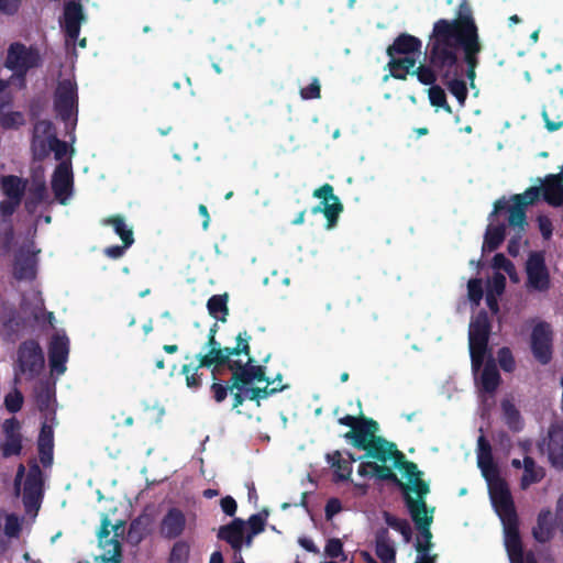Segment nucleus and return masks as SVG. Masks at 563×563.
<instances>
[{
  "label": "nucleus",
  "mask_w": 563,
  "mask_h": 563,
  "mask_svg": "<svg viewBox=\"0 0 563 563\" xmlns=\"http://www.w3.org/2000/svg\"><path fill=\"white\" fill-rule=\"evenodd\" d=\"M428 47L432 67L438 70L460 106L464 107L467 88L464 80L457 78L462 71L457 57L459 52L463 48L468 66L467 78L472 88L475 87L476 54L481 52L477 30L465 5H461L459 18L454 20L440 19L433 24Z\"/></svg>",
  "instance_id": "nucleus-1"
},
{
  "label": "nucleus",
  "mask_w": 563,
  "mask_h": 563,
  "mask_svg": "<svg viewBox=\"0 0 563 563\" xmlns=\"http://www.w3.org/2000/svg\"><path fill=\"white\" fill-rule=\"evenodd\" d=\"M339 421L341 424L352 429L345 434V438L354 446L367 451L365 460L357 470V474L361 477L394 479L398 482L394 474V468H397L400 471L402 479H405V482H400V485L406 493L411 492L419 496L429 493V487L421 479L417 466L405 461L404 455L395 449L393 443L376 435L378 427L375 421L353 416H345Z\"/></svg>",
  "instance_id": "nucleus-2"
},
{
  "label": "nucleus",
  "mask_w": 563,
  "mask_h": 563,
  "mask_svg": "<svg viewBox=\"0 0 563 563\" xmlns=\"http://www.w3.org/2000/svg\"><path fill=\"white\" fill-rule=\"evenodd\" d=\"M485 477L492 505L501 520L505 533V547L510 563H536L532 553H523L517 530V517L507 483L500 477L493 460H477Z\"/></svg>",
  "instance_id": "nucleus-3"
},
{
  "label": "nucleus",
  "mask_w": 563,
  "mask_h": 563,
  "mask_svg": "<svg viewBox=\"0 0 563 563\" xmlns=\"http://www.w3.org/2000/svg\"><path fill=\"white\" fill-rule=\"evenodd\" d=\"M245 362L238 360L231 364V371L235 379L231 391L238 389V393L234 395V407H239L243 402V398H265L269 394L286 388L285 385H282L280 375L273 380H268L265 378L262 367L254 365L250 356L245 355Z\"/></svg>",
  "instance_id": "nucleus-4"
},
{
  "label": "nucleus",
  "mask_w": 563,
  "mask_h": 563,
  "mask_svg": "<svg viewBox=\"0 0 563 563\" xmlns=\"http://www.w3.org/2000/svg\"><path fill=\"white\" fill-rule=\"evenodd\" d=\"M488 334L489 323L487 314L485 312H479L470 323V353L475 380L479 391L490 394L499 384V374L497 368L493 362H488L484 368L479 371V366L483 364L486 354Z\"/></svg>",
  "instance_id": "nucleus-5"
},
{
  "label": "nucleus",
  "mask_w": 563,
  "mask_h": 563,
  "mask_svg": "<svg viewBox=\"0 0 563 563\" xmlns=\"http://www.w3.org/2000/svg\"><path fill=\"white\" fill-rule=\"evenodd\" d=\"M540 195L538 188H529L522 195H516L510 201L506 199H499L494 205V211L492 216L496 214L500 210L508 208L509 211V225L514 231V234L508 244V253L511 256H518L521 249V236L525 232L526 227V213L525 207L534 202Z\"/></svg>",
  "instance_id": "nucleus-6"
},
{
  "label": "nucleus",
  "mask_w": 563,
  "mask_h": 563,
  "mask_svg": "<svg viewBox=\"0 0 563 563\" xmlns=\"http://www.w3.org/2000/svg\"><path fill=\"white\" fill-rule=\"evenodd\" d=\"M390 75L405 79L408 74L417 71L416 64L421 55V41L409 34H401L388 48Z\"/></svg>",
  "instance_id": "nucleus-7"
},
{
  "label": "nucleus",
  "mask_w": 563,
  "mask_h": 563,
  "mask_svg": "<svg viewBox=\"0 0 563 563\" xmlns=\"http://www.w3.org/2000/svg\"><path fill=\"white\" fill-rule=\"evenodd\" d=\"M407 504L412 516V519L420 531L417 540V560L416 563H433V558L430 555L431 548V532L429 526L433 519V509H429L422 500L424 495H417V499L411 497V492H407Z\"/></svg>",
  "instance_id": "nucleus-8"
},
{
  "label": "nucleus",
  "mask_w": 563,
  "mask_h": 563,
  "mask_svg": "<svg viewBox=\"0 0 563 563\" xmlns=\"http://www.w3.org/2000/svg\"><path fill=\"white\" fill-rule=\"evenodd\" d=\"M14 490L22 496L25 510L34 518L40 508L42 496V472L37 465H33L26 472L23 465L18 468L14 481Z\"/></svg>",
  "instance_id": "nucleus-9"
},
{
  "label": "nucleus",
  "mask_w": 563,
  "mask_h": 563,
  "mask_svg": "<svg viewBox=\"0 0 563 563\" xmlns=\"http://www.w3.org/2000/svg\"><path fill=\"white\" fill-rule=\"evenodd\" d=\"M32 152L34 157L40 161L47 157L52 152L55 155V159L62 161L68 152L69 156H71L75 150H68L67 144L56 137L53 124L49 121L42 120L34 126Z\"/></svg>",
  "instance_id": "nucleus-10"
},
{
  "label": "nucleus",
  "mask_w": 563,
  "mask_h": 563,
  "mask_svg": "<svg viewBox=\"0 0 563 563\" xmlns=\"http://www.w3.org/2000/svg\"><path fill=\"white\" fill-rule=\"evenodd\" d=\"M205 350L203 353L197 356L199 366L222 365L228 363L231 368V364L234 361L243 360L245 362V355L249 356L247 339L242 338L241 334L238 336V345L234 349H221L219 343L216 342L214 336L211 335Z\"/></svg>",
  "instance_id": "nucleus-11"
},
{
  "label": "nucleus",
  "mask_w": 563,
  "mask_h": 563,
  "mask_svg": "<svg viewBox=\"0 0 563 563\" xmlns=\"http://www.w3.org/2000/svg\"><path fill=\"white\" fill-rule=\"evenodd\" d=\"M41 62L42 57L37 47L13 43L8 49L5 66L22 77L30 69L40 66Z\"/></svg>",
  "instance_id": "nucleus-12"
},
{
  "label": "nucleus",
  "mask_w": 563,
  "mask_h": 563,
  "mask_svg": "<svg viewBox=\"0 0 563 563\" xmlns=\"http://www.w3.org/2000/svg\"><path fill=\"white\" fill-rule=\"evenodd\" d=\"M44 364V355L38 343L35 341L24 342L18 354L16 379L19 376H24L26 379L35 378L43 371Z\"/></svg>",
  "instance_id": "nucleus-13"
},
{
  "label": "nucleus",
  "mask_w": 563,
  "mask_h": 563,
  "mask_svg": "<svg viewBox=\"0 0 563 563\" xmlns=\"http://www.w3.org/2000/svg\"><path fill=\"white\" fill-rule=\"evenodd\" d=\"M526 287L529 291L545 292L550 289V273L543 253L532 252L529 254L526 263Z\"/></svg>",
  "instance_id": "nucleus-14"
},
{
  "label": "nucleus",
  "mask_w": 563,
  "mask_h": 563,
  "mask_svg": "<svg viewBox=\"0 0 563 563\" xmlns=\"http://www.w3.org/2000/svg\"><path fill=\"white\" fill-rule=\"evenodd\" d=\"M55 107L60 118L75 126L77 113V85L71 79H65L59 82L56 96Z\"/></svg>",
  "instance_id": "nucleus-15"
},
{
  "label": "nucleus",
  "mask_w": 563,
  "mask_h": 563,
  "mask_svg": "<svg viewBox=\"0 0 563 563\" xmlns=\"http://www.w3.org/2000/svg\"><path fill=\"white\" fill-rule=\"evenodd\" d=\"M553 332L545 322H538L531 332V350L533 356L542 364L550 362L552 357Z\"/></svg>",
  "instance_id": "nucleus-16"
},
{
  "label": "nucleus",
  "mask_w": 563,
  "mask_h": 563,
  "mask_svg": "<svg viewBox=\"0 0 563 563\" xmlns=\"http://www.w3.org/2000/svg\"><path fill=\"white\" fill-rule=\"evenodd\" d=\"M313 197L322 199L321 206L312 208V213L322 212L328 220L327 229L334 228L339 214L342 212V205L339 198L333 195L332 186L325 184L313 191Z\"/></svg>",
  "instance_id": "nucleus-17"
},
{
  "label": "nucleus",
  "mask_w": 563,
  "mask_h": 563,
  "mask_svg": "<svg viewBox=\"0 0 563 563\" xmlns=\"http://www.w3.org/2000/svg\"><path fill=\"white\" fill-rule=\"evenodd\" d=\"M21 426L15 418L4 420L0 435V450L4 457L18 455L22 449Z\"/></svg>",
  "instance_id": "nucleus-18"
},
{
  "label": "nucleus",
  "mask_w": 563,
  "mask_h": 563,
  "mask_svg": "<svg viewBox=\"0 0 563 563\" xmlns=\"http://www.w3.org/2000/svg\"><path fill=\"white\" fill-rule=\"evenodd\" d=\"M416 75L421 84L431 86L428 90L431 104L437 108H442L448 113H451L452 109L446 102L445 91L440 86L433 85L437 80L434 70L430 66L421 65L417 68Z\"/></svg>",
  "instance_id": "nucleus-19"
},
{
  "label": "nucleus",
  "mask_w": 563,
  "mask_h": 563,
  "mask_svg": "<svg viewBox=\"0 0 563 563\" xmlns=\"http://www.w3.org/2000/svg\"><path fill=\"white\" fill-rule=\"evenodd\" d=\"M52 187L55 197L62 203H65L70 197L73 188V172L70 161H63L56 167L52 179Z\"/></svg>",
  "instance_id": "nucleus-20"
},
{
  "label": "nucleus",
  "mask_w": 563,
  "mask_h": 563,
  "mask_svg": "<svg viewBox=\"0 0 563 563\" xmlns=\"http://www.w3.org/2000/svg\"><path fill=\"white\" fill-rule=\"evenodd\" d=\"M69 353V340L65 334L56 333L49 345L51 369L57 375L66 371V362Z\"/></svg>",
  "instance_id": "nucleus-21"
},
{
  "label": "nucleus",
  "mask_w": 563,
  "mask_h": 563,
  "mask_svg": "<svg viewBox=\"0 0 563 563\" xmlns=\"http://www.w3.org/2000/svg\"><path fill=\"white\" fill-rule=\"evenodd\" d=\"M542 450L548 453L553 466L563 467V424H553L548 438L543 441Z\"/></svg>",
  "instance_id": "nucleus-22"
},
{
  "label": "nucleus",
  "mask_w": 563,
  "mask_h": 563,
  "mask_svg": "<svg viewBox=\"0 0 563 563\" xmlns=\"http://www.w3.org/2000/svg\"><path fill=\"white\" fill-rule=\"evenodd\" d=\"M84 20L82 7L79 3L69 2L65 5L64 29L67 36V45H75Z\"/></svg>",
  "instance_id": "nucleus-23"
},
{
  "label": "nucleus",
  "mask_w": 563,
  "mask_h": 563,
  "mask_svg": "<svg viewBox=\"0 0 563 563\" xmlns=\"http://www.w3.org/2000/svg\"><path fill=\"white\" fill-rule=\"evenodd\" d=\"M1 188L3 194L8 197V200L1 203V210L4 214H10L20 201L24 190V184L15 176H7L2 178Z\"/></svg>",
  "instance_id": "nucleus-24"
},
{
  "label": "nucleus",
  "mask_w": 563,
  "mask_h": 563,
  "mask_svg": "<svg viewBox=\"0 0 563 563\" xmlns=\"http://www.w3.org/2000/svg\"><path fill=\"white\" fill-rule=\"evenodd\" d=\"M218 537L225 540L234 550H241L245 543V522L241 519L233 520L230 525L220 528Z\"/></svg>",
  "instance_id": "nucleus-25"
},
{
  "label": "nucleus",
  "mask_w": 563,
  "mask_h": 563,
  "mask_svg": "<svg viewBox=\"0 0 563 563\" xmlns=\"http://www.w3.org/2000/svg\"><path fill=\"white\" fill-rule=\"evenodd\" d=\"M13 274L20 280L33 279L36 274L35 252H21L15 258Z\"/></svg>",
  "instance_id": "nucleus-26"
},
{
  "label": "nucleus",
  "mask_w": 563,
  "mask_h": 563,
  "mask_svg": "<svg viewBox=\"0 0 563 563\" xmlns=\"http://www.w3.org/2000/svg\"><path fill=\"white\" fill-rule=\"evenodd\" d=\"M185 528V516L178 509H170L162 520L161 533L166 538L178 537Z\"/></svg>",
  "instance_id": "nucleus-27"
},
{
  "label": "nucleus",
  "mask_w": 563,
  "mask_h": 563,
  "mask_svg": "<svg viewBox=\"0 0 563 563\" xmlns=\"http://www.w3.org/2000/svg\"><path fill=\"white\" fill-rule=\"evenodd\" d=\"M506 287V277L501 273H495L487 282L486 302L493 312L498 311V298L501 296Z\"/></svg>",
  "instance_id": "nucleus-28"
},
{
  "label": "nucleus",
  "mask_w": 563,
  "mask_h": 563,
  "mask_svg": "<svg viewBox=\"0 0 563 563\" xmlns=\"http://www.w3.org/2000/svg\"><path fill=\"white\" fill-rule=\"evenodd\" d=\"M555 521L553 522L552 515L549 510H543L539 514L537 526L533 528V537L539 542H547L551 540L555 531Z\"/></svg>",
  "instance_id": "nucleus-29"
},
{
  "label": "nucleus",
  "mask_w": 563,
  "mask_h": 563,
  "mask_svg": "<svg viewBox=\"0 0 563 563\" xmlns=\"http://www.w3.org/2000/svg\"><path fill=\"white\" fill-rule=\"evenodd\" d=\"M328 461L339 479H347L352 473V464L355 461L350 454L334 452L328 455Z\"/></svg>",
  "instance_id": "nucleus-30"
},
{
  "label": "nucleus",
  "mask_w": 563,
  "mask_h": 563,
  "mask_svg": "<svg viewBox=\"0 0 563 563\" xmlns=\"http://www.w3.org/2000/svg\"><path fill=\"white\" fill-rule=\"evenodd\" d=\"M543 196L552 206L556 207L563 203V184L559 176L551 175L545 179Z\"/></svg>",
  "instance_id": "nucleus-31"
},
{
  "label": "nucleus",
  "mask_w": 563,
  "mask_h": 563,
  "mask_svg": "<svg viewBox=\"0 0 563 563\" xmlns=\"http://www.w3.org/2000/svg\"><path fill=\"white\" fill-rule=\"evenodd\" d=\"M523 474L520 478V486L527 489L530 485L539 483L544 477V471L538 466L531 457L523 459Z\"/></svg>",
  "instance_id": "nucleus-32"
},
{
  "label": "nucleus",
  "mask_w": 563,
  "mask_h": 563,
  "mask_svg": "<svg viewBox=\"0 0 563 563\" xmlns=\"http://www.w3.org/2000/svg\"><path fill=\"white\" fill-rule=\"evenodd\" d=\"M38 450L42 463L44 465L51 464L53 457V430L47 424L42 427L38 438Z\"/></svg>",
  "instance_id": "nucleus-33"
},
{
  "label": "nucleus",
  "mask_w": 563,
  "mask_h": 563,
  "mask_svg": "<svg viewBox=\"0 0 563 563\" xmlns=\"http://www.w3.org/2000/svg\"><path fill=\"white\" fill-rule=\"evenodd\" d=\"M104 224H109L113 228L114 232L120 236L125 247H130L133 242V231L132 228L126 224L124 219L120 216H115L109 219L103 220Z\"/></svg>",
  "instance_id": "nucleus-34"
},
{
  "label": "nucleus",
  "mask_w": 563,
  "mask_h": 563,
  "mask_svg": "<svg viewBox=\"0 0 563 563\" xmlns=\"http://www.w3.org/2000/svg\"><path fill=\"white\" fill-rule=\"evenodd\" d=\"M504 238L505 227L494 225L493 223H489L483 243V252H492L496 250L504 241Z\"/></svg>",
  "instance_id": "nucleus-35"
},
{
  "label": "nucleus",
  "mask_w": 563,
  "mask_h": 563,
  "mask_svg": "<svg viewBox=\"0 0 563 563\" xmlns=\"http://www.w3.org/2000/svg\"><path fill=\"white\" fill-rule=\"evenodd\" d=\"M376 553L383 563H396L395 562V547L385 534H380L376 542Z\"/></svg>",
  "instance_id": "nucleus-36"
},
{
  "label": "nucleus",
  "mask_w": 563,
  "mask_h": 563,
  "mask_svg": "<svg viewBox=\"0 0 563 563\" xmlns=\"http://www.w3.org/2000/svg\"><path fill=\"white\" fill-rule=\"evenodd\" d=\"M267 517H268V511L264 510V511L253 515L249 518L245 526L247 525L250 527V529L252 530V532L246 536V539H245L246 547H250L252 544V539L254 536L258 534L260 532H262L264 530Z\"/></svg>",
  "instance_id": "nucleus-37"
},
{
  "label": "nucleus",
  "mask_w": 563,
  "mask_h": 563,
  "mask_svg": "<svg viewBox=\"0 0 563 563\" xmlns=\"http://www.w3.org/2000/svg\"><path fill=\"white\" fill-rule=\"evenodd\" d=\"M492 266L496 271V273H499V271H504L506 274H508L511 282L519 283L520 278L515 268V265L509 260H507L504 254H496L494 256Z\"/></svg>",
  "instance_id": "nucleus-38"
},
{
  "label": "nucleus",
  "mask_w": 563,
  "mask_h": 563,
  "mask_svg": "<svg viewBox=\"0 0 563 563\" xmlns=\"http://www.w3.org/2000/svg\"><path fill=\"white\" fill-rule=\"evenodd\" d=\"M227 301H228V298H227L225 295H223V296H220V295L212 296L208 300V305H207L209 313L213 318L224 321L225 320V316L228 313Z\"/></svg>",
  "instance_id": "nucleus-39"
},
{
  "label": "nucleus",
  "mask_w": 563,
  "mask_h": 563,
  "mask_svg": "<svg viewBox=\"0 0 563 563\" xmlns=\"http://www.w3.org/2000/svg\"><path fill=\"white\" fill-rule=\"evenodd\" d=\"M503 417L509 428L518 430L521 426L520 415L514 404L509 400H505L501 404Z\"/></svg>",
  "instance_id": "nucleus-40"
},
{
  "label": "nucleus",
  "mask_w": 563,
  "mask_h": 563,
  "mask_svg": "<svg viewBox=\"0 0 563 563\" xmlns=\"http://www.w3.org/2000/svg\"><path fill=\"white\" fill-rule=\"evenodd\" d=\"M24 398L18 388H13L4 396V406L9 412H18L23 405Z\"/></svg>",
  "instance_id": "nucleus-41"
},
{
  "label": "nucleus",
  "mask_w": 563,
  "mask_h": 563,
  "mask_svg": "<svg viewBox=\"0 0 563 563\" xmlns=\"http://www.w3.org/2000/svg\"><path fill=\"white\" fill-rule=\"evenodd\" d=\"M201 366L197 365V366H192V365H189V364H185L181 368V373L185 375V378H186V385L188 388L190 389H197L199 388L200 384H201V378H200V375H199V368Z\"/></svg>",
  "instance_id": "nucleus-42"
},
{
  "label": "nucleus",
  "mask_w": 563,
  "mask_h": 563,
  "mask_svg": "<svg viewBox=\"0 0 563 563\" xmlns=\"http://www.w3.org/2000/svg\"><path fill=\"white\" fill-rule=\"evenodd\" d=\"M1 125L5 129H15L24 124V115L18 111L3 112L0 118Z\"/></svg>",
  "instance_id": "nucleus-43"
},
{
  "label": "nucleus",
  "mask_w": 563,
  "mask_h": 563,
  "mask_svg": "<svg viewBox=\"0 0 563 563\" xmlns=\"http://www.w3.org/2000/svg\"><path fill=\"white\" fill-rule=\"evenodd\" d=\"M467 296L471 302L478 306L483 298V284L478 278H471L467 283Z\"/></svg>",
  "instance_id": "nucleus-44"
},
{
  "label": "nucleus",
  "mask_w": 563,
  "mask_h": 563,
  "mask_svg": "<svg viewBox=\"0 0 563 563\" xmlns=\"http://www.w3.org/2000/svg\"><path fill=\"white\" fill-rule=\"evenodd\" d=\"M189 545L183 541L176 542L170 552V563H187Z\"/></svg>",
  "instance_id": "nucleus-45"
},
{
  "label": "nucleus",
  "mask_w": 563,
  "mask_h": 563,
  "mask_svg": "<svg viewBox=\"0 0 563 563\" xmlns=\"http://www.w3.org/2000/svg\"><path fill=\"white\" fill-rule=\"evenodd\" d=\"M324 553L328 558L331 559H336L339 556H343V559H345L343 554V543L338 538H332L327 541Z\"/></svg>",
  "instance_id": "nucleus-46"
},
{
  "label": "nucleus",
  "mask_w": 563,
  "mask_h": 563,
  "mask_svg": "<svg viewBox=\"0 0 563 563\" xmlns=\"http://www.w3.org/2000/svg\"><path fill=\"white\" fill-rule=\"evenodd\" d=\"M37 404L41 410H53L54 408V390L51 387L37 395Z\"/></svg>",
  "instance_id": "nucleus-47"
},
{
  "label": "nucleus",
  "mask_w": 563,
  "mask_h": 563,
  "mask_svg": "<svg viewBox=\"0 0 563 563\" xmlns=\"http://www.w3.org/2000/svg\"><path fill=\"white\" fill-rule=\"evenodd\" d=\"M386 521H387L388 526H390L394 529H396L397 531H399L404 536L406 541L409 540L410 527L406 521L397 519V518H391V517H387Z\"/></svg>",
  "instance_id": "nucleus-48"
},
{
  "label": "nucleus",
  "mask_w": 563,
  "mask_h": 563,
  "mask_svg": "<svg viewBox=\"0 0 563 563\" xmlns=\"http://www.w3.org/2000/svg\"><path fill=\"white\" fill-rule=\"evenodd\" d=\"M498 362L503 369L510 372L515 367L514 357L508 349H501L498 352Z\"/></svg>",
  "instance_id": "nucleus-49"
},
{
  "label": "nucleus",
  "mask_w": 563,
  "mask_h": 563,
  "mask_svg": "<svg viewBox=\"0 0 563 563\" xmlns=\"http://www.w3.org/2000/svg\"><path fill=\"white\" fill-rule=\"evenodd\" d=\"M300 95L303 99H313L320 97V84L317 79H313L310 85L300 90Z\"/></svg>",
  "instance_id": "nucleus-50"
},
{
  "label": "nucleus",
  "mask_w": 563,
  "mask_h": 563,
  "mask_svg": "<svg viewBox=\"0 0 563 563\" xmlns=\"http://www.w3.org/2000/svg\"><path fill=\"white\" fill-rule=\"evenodd\" d=\"M538 224L542 236L544 239H550L552 235V223L550 219L544 216H540L538 218Z\"/></svg>",
  "instance_id": "nucleus-51"
},
{
  "label": "nucleus",
  "mask_w": 563,
  "mask_h": 563,
  "mask_svg": "<svg viewBox=\"0 0 563 563\" xmlns=\"http://www.w3.org/2000/svg\"><path fill=\"white\" fill-rule=\"evenodd\" d=\"M342 509V505L339 499H330L325 506V516L328 519H332Z\"/></svg>",
  "instance_id": "nucleus-52"
},
{
  "label": "nucleus",
  "mask_w": 563,
  "mask_h": 563,
  "mask_svg": "<svg viewBox=\"0 0 563 563\" xmlns=\"http://www.w3.org/2000/svg\"><path fill=\"white\" fill-rule=\"evenodd\" d=\"M221 508L227 515L233 516L236 511V503L232 497L227 496L221 499Z\"/></svg>",
  "instance_id": "nucleus-53"
},
{
  "label": "nucleus",
  "mask_w": 563,
  "mask_h": 563,
  "mask_svg": "<svg viewBox=\"0 0 563 563\" xmlns=\"http://www.w3.org/2000/svg\"><path fill=\"white\" fill-rule=\"evenodd\" d=\"M21 0H0V11L4 13H13L19 8Z\"/></svg>",
  "instance_id": "nucleus-54"
},
{
  "label": "nucleus",
  "mask_w": 563,
  "mask_h": 563,
  "mask_svg": "<svg viewBox=\"0 0 563 563\" xmlns=\"http://www.w3.org/2000/svg\"><path fill=\"white\" fill-rule=\"evenodd\" d=\"M555 525L556 528L563 532V495L559 498L555 510Z\"/></svg>",
  "instance_id": "nucleus-55"
},
{
  "label": "nucleus",
  "mask_w": 563,
  "mask_h": 563,
  "mask_svg": "<svg viewBox=\"0 0 563 563\" xmlns=\"http://www.w3.org/2000/svg\"><path fill=\"white\" fill-rule=\"evenodd\" d=\"M44 309V302H43V299L41 298L40 294L38 292H34L33 294V308H32V313L34 314V317L37 319L40 318V313L43 311Z\"/></svg>",
  "instance_id": "nucleus-56"
},
{
  "label": "nucleus",
  "mask_w": 563,
  "mask_h": 563,
  "mask_svg": "<svg viewBox=\"0 0 563 563\" xmlns=\"http://www.w3.org/2000/svg\"><path fill=\"white\" fill-rule=\"evenodd\" d=\"M211 389L213 393V397L218 402L224 400V398L227 397V387H224L223 385L219 383H213Z\"/></svg>",
  "instance_id": "nucleus-57"
},
{
  "label": "nucleus",
  "mask_w": 563,
  "mask_h": 563,
  "mask_svg": "<svg viewBox=\"0 0 563 563\" xmlns=\"http://www.w3.org/2000/svg\"><path fill=\"white\" fill-rule=\"evenodd\" d=\"M298 543L307 551L309 552H312V553H318L319 552V549L318 547L314 544V542L309 539V538H306V537H302V538H299L298 540Z\"/></svg>",
  "instance_id": "nucleus-58"
},
{
  "label": "nucleus",
  "mask_w": 563,
  "mask_h": 563,
  "mask_svg": "<svg viewBox=\"0 0 563 563\" xmlns=\"http://www.w3.org/2000/svg\"><path fill=\"white\" fill-rule=\"evenodd\" d=\"M126 249L128 247H125V244H123V246H110V247L106 249V254L109 257L118 258L123 255V253Z\"/></svg>",
  "instance_id": "nucleus-59"
},
{
  "label": "nucleus",
  "mask_w": 563,
  "mask_h": 563,
  "mask_svg": "<svg viewBox=\"0 0 563 563\" xmlns=\"http://www.w3.org/2000/svg\"><path fill=\"white\" fill-rule=\"evenodd\" d=\"M247 490H249V500L256 503L257 494H256V489H255L254 485L253 484L247 485Z\"/></svg>",
  "instance_id": "nucleus-60"
},
{
  "label": "nucleus",
  "mask_w": 563,
  "mask_h": 563,
  "mask_svg": "<svg viewBox=\"0 0 563 563\" xmlns=\"http://www.w3.org/2000/svg\"><path fill=\"white\" fill-rule=\"evenodd\" d=\"M543 118H544V120H545V122H547V128H548V130H550V131H555V130H558V129L561 126V123H556V124L551 123V122L548 120V114H547V112H545V111H543Z\"/></svg>",
  "instance_id": "nucleus-61"
},
{
  "label": "nucleus",
  "mask_w": 563,
  "mask_h": 563,
  "mask_svg": "<svg viewBox=\"0 0 563 563\" xmlns=\"http://www.w3.org/2000/svg\"><path fill=\"white\" fill-rule=\"evenodd\" d=\"M199 212L201 216L205 217L203 228L206 229L208 227V222H209V214H208L206 206L201 205L199 207Z\"/></svg>",
  "instance_id": "nucleus-62"
},
{
  "label": "nucleus",
  "mask_w": 563,
  "mask_h": 563,
  "mask_svg": "<svg viewBox=\"0 0 563 563\" xmlns=\"http://www.w3.org/2000/svg\"><path fill=\"white\" fill-rule=\"evenodd\" d=\"M209 563H223V558L220 552H213Z\"/></svg>",
  "instance_id": "nucleus-63"
},
{
  "label": "nucleus",
  "mask_w": 563,
  "mask_h": 563,
  "mask_svg": "<svg viewBox=\"0 0 563 563\" xmlns=\"http://www.w3.org/2000/svg\"><path fill=\"white\" fill-rule=\"evenodd\" d=\"M362 558L364 559L365 562L367 563H376V561L373 559V556L367 553V552H362Z\"/></svg>",
  "instance_id": "nucleus-64"
}]
</instances>
